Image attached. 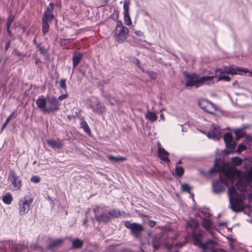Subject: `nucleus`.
Returning <instances> with one entry per match:
<instances>
[{"instance_id": "obj_2", "label": "nucleus", "mask_w": 252, "mask_h": 252, "mask_svg": "<svg viewBox=\"0 0 252 252\" xmlns=\"http://www.w3.org/2000/svg\"><path fill=\"white\" fill-rule=\"evenodd\" d=\"M124 226L130 231V234L136 239L141 240L142 233L144 230V227L137 222L131 223L129 220H126L124 223Z\"/></svg>"}, {"instance_id": "obj_1", "label": "nucleus", "mask_w": 252, "mask_h": 252, "mask_svg": "<svg viewBox=\"0 0 252 252\" xmlns=\"http://www.w3.org/2000/svg\"><path fill=\"white\" fill-rule=\"evenodd\" d=\"M184 75L186 78L189 79L186 83V86L193 87L195 86L198 88L203 85H210L213 83L214 76H203L198 78V75L196 73L189 74L187 72H184Z\"/></svg>"}, {"instance_id": "obj_10", "label": "nucleus", "mask_w": 252, "mask_h": 252, "mask_svg": "<svg viewBox=\"0 0 252 252\" xmlns=\"http://www.w3.org/2000/svg\"><path fill=\"white\" fill-rule=\"evenodd\" d=\"M100 208L99 207H96L94 209V218L96 221L99 223H107L109 222L111 220L110 217L108 213L107 212V213H102L98 215V214L100 211Z\"/></svg>"}, {"instance_id": "obj_6", "label": "nucleus", "mask_w": 252, "mask_h": 252, "mask_svg": "<svg viewBox=\"0 0 252 252\" xmlns=\"http://www.w3.org/2000/svg\"><path fill=\"white\" fill-rule=\"evenodd\" d=\"M198 105L204 111L210 114H213L217 110L216 105L206 99H203L200 100L198 102Z\"/></svg>"}, {"instance_id": "obj_64", "label": "nucleus", "mask_w": 252, "mask_h": 252, "mask_svg": "<svg viewBox=\"0 0 252 252\" xmlns=\"http://www.w3.org/2000/svg\"><path fill=\"white\" fill-rule=\"evenodd\" d=\"M160 117L163 118V114H161L160 115Z\"/></svg>"}, {"instance_id": "obj_14", "label": "nucleus", "mask_w": 252, "mask_h": 252, "mask_svg": "<svg viewBox=\"0 0 252 252\" xmlns=\"http://www.w3.org/2000/svg\"><path fill=\"white\" fill-rule=\"evenodd\" d=\"M158 158L162 161L166 163H169L170 160L168 158L169 155V153L166 151L163 148L160 147V145L158 146Z\"/></svg>"}, {"instance_id": "obj_46", "label": "nucleus", "mask_w": 252, "mask_h": 252, "mask_svg": "<svg viewBox=\"0 0 252 252\" xmlns=\"http://www.w3.org/2000/svg\"><path fill=\"white\" fill-rule=\"evenodd\" d=\"M36 48L38 49L40 54H41L42 55H45L46 54L47 51L46 49L43 47H42L41 46V44L40 45H37Z\"/></svg>"}, {"instance_id": "obj_5", "label": "nucleus", "mask_w": 252, "mask_h": 252, "mask_svg": "<svg viewBox=\"0 0 252 252\" xmlns=\"http://www.w3.org/2000/svg\"><path fill=\"white\" fill-rule=\"evenodd\" d=\"M8 181L11 184L14 190H19L22 186V182L20 176H18L14 170H11L8 176Z\"/></svg>"}, {"instance_id": "obj_37", "label": "nucleus", "mask_w": 252, "mask_h": 252, "mask_svg": "<svg viewBox=\"0 0 252 252\" xmlns=\"http://www.w3.org/2000/svg\"><path fill=\"white\" fill-rule=\"evenodd\" d=\"M80 125L82 128H83L84 130L86 132H90V127L87 124V123L84 120H83L81 123Z\"/></svg>"}, {"instance_id": "obj_19", "label": "nucleus", "mask_w": 252, "mask_h": 252, "mask_svg": "<svg viewBox=\"0 0 252 252\" xmlns=\"http://www.w3.org/2000/svg\"><path fill=\"white\" fill-rule=\"evenodd\" d=\"M225 189V186L219 182L216 181L213 183V190L214 192L216 193H219L222 192Z\"/></svg>"}, {"instance_id": "obj_54", "label": "nucleus", "mask_w": 252, "mask_h": 252, "mask_svg": "<svg viewBox=\"0 0 252 252\" xmlns=\"http://www.w3.org/2000/svg\"><path fill=\"white\" fill-rule=\"evenodd\" d=\"M31 181L35 183H38L40 182V179L38 176H33L31 179Z\"/></svg>"}, {"instance_id": "obj_11", "label": "nucleus", "mask_w": 252, "mask_h": 252, "mask_svg": "<svg viewBox=\"0 0 252 252\" xmlns=\"http://www.w3.org/2000/svg\"><path fill=\"white\" fill-rule=\"evenodd\" d=\"M130 0H125L124 2V19L125 24L127 25L131 24V21L129 14V8L130 6Z\"/></svg>"}, {"instance_id": "obj_45", "label": "nucleus", "mask_w": 252, "mask_h": 252, "mask_svg": "<svg viewBox=\"0 0 252 252\" xmlns=\"http://www.w3.org/2000/svg\"><path fill=\"white\" fill-rule=\"evenodd\" d=\"M110 18L115 21H118L119 18V12L118 10H115L114 12L111 15Z\"/></svg>"}, {"instance_id": "obj_36", "label": "nucleus", "mask_w": 252, "mask_h": 252, "mask_svg": "<svg viewBox=\"0 0 252 252\" xmlns=\"http://www.w3.org/2000/svg\"><path fill=\"white\" fill-rule=\"evenodd\" d=\"M223 140L225 143L230 142L233 141V137L230 132H227L224 134L223 136Z\"/></svg>"}, {"instance_id": "obj_30", "label": "nucleus", "mask_w": 252, "mask_h": 252, "mask_svg": "<svg viewBox=\"0 0 252 252\" xmlns=\"http://www.w3.org/2000/svg\"><path fill=\"white\" fill-rule=\"evenodd\" d=\"M236 186L237 189L240 191H245L246 190L247 187L244 181L242 180H239L236 184Z\"/></svg>"}, {"instance_id": "obj_50", "label": "nucleus", "mask_w": 252, "mask_h": 252, "mask_svg": "<svg viewBox=\"0 0 252 252\" xmlns=\"http://www.w3.org/2000/svg\"><path fill=\"white\" fill-rule=\"evenodd\" d=\"M247 147L245 145H244L243 144H239L238 146L237 149V152L238 153H240L242 152V151L245 150L246 149Z\"/></svg>"}, {"instance_id": "obj_52", "label": "nucleus", "mask_w": 252, "mask_h": 252, "mask_svg": "<svg viewBox=\"0 0 252 252\" xmlns=\"http://www.w3.org/2000/svg\"><path fill=\"white\" fill-rule=\"evenodd\" d=\"M68 96V94L67 93H66V94H63L60 96H58L57 100H58V101L59 102V101H62L63 99H65L66 98H67Z\"/></svg>"}, {"instance_id": "obj_9", "label": "nucleus", "mask_w": 252, "mask_h": 252, "mask_svg": "<svg viewBox=\"0 0 252 252\" xmlns=\"http://www.w3.org/2000/svg\"><path fill=\"white\" fill-rule=\"evenodd\" d=\"M231 208L232 211L239 212L242 211L244 209L242 199L238 196L230 199Z\"/></svg>"}, {"instance_id": "obj_22", "label": "nucleus", "mask_w": 252, "mask_h": 252, "mask_svg": "<svg viewBox=\"0 0 252 252\" xmlns=\"http://www.w3.org/2000/svg\"><path fill=\"white\" fill-rule=\"evenodd\" d=\"M108 213L110 217V220L112 219L117 218L125 214L124 212H121L119 210L115 209L110 210Z\"/></svg>"}, {"instance_id": "obj_59", "label": "nucleus", "mask_w": 252, "mask_h": 252, "mask_svg": "<svg viewBox=\"0 0 252 252\" xmlns=\"http://www.w3.org/2000/svg\"><path fill=\"white\" fill-rule=\"evenodd\" d=\"M134 32L136 35L139 36H142L143 35V33L140 31H136Z\"/></svg>"}, {"instance_id": "obj_57", "label": "nucleus", "mask_w": 252, "mask_h": 252, "mask_svg": "<svg viewBox=\"0 0 252 252\" xmlns=\"http://www.w3.org/2000/svg\"><path fill=\"white\" fill-rule=\"evenodd\" d=\"M14 54H15V56L18 57H24L25 55L22 53H21L20 52H18V51L17 50H15L14 51Z\"/></svg>"}, {"instance_id": "obj_53", "label": "nucleus", "mask_w": 252, "mask_h": 252, "mask_svg": "<svg viewBox=\"0 0 252 252\" xmlns=\"http://www.w3.org/2000/svg\"><path fill=\"white\" fill-rule=\"evenodd\" d=\"M219 80H224V81H229L230 80L229 76L225 75H221L219 77Z\"/></svg>"}, {"instance_id": "obj_56", "label": "nucleus", "mask_w": 252, "mask_h": 252, "mask_svg": "<svg viewBox=\"0 0 252 252\" xmlns=\"http://www.w3.org/2000/svg\"><path fill=\"white\" fill-rule=\"evenodd\" d=\"M156 221L155 220H150L149 221L148 224L150 227H153L156 225Z\"/></svg>"}, {"instance_id": "obj_63", "label": "nucleus", "mask_w": 252, "mask_h": 252, "mask_svg": "<svg viewBox=\"0 0 252 252\" xmlns=\"http://www.w3.org/2000/svg\"><path fill=\"white\" fill-rule=\"evenodd\" d=\"M109 0H101L104 4H106L109 1Z\"/></svg>"}, {"instance_id": "obj_28", "label": "nucleus", "mask_w": 252, "mask_h": 252, "mask_svg": "<svg viewBox=\"0 0 252 252\" xmlns=\"http://www.w3.org/2000/svg\"><path fill=\"white\" fill-rule=\"evenodd\" d=\"M145 118L146 119L149 120L150 121L153 122L157 120L158 117L155 113L151 112L148 110L145 115Z\"/></svg>"}, {"instance_id": "obj_18", "label": "nucleus", "mask_w": 252, "mask_h": 252, "mask_svg": "<svg viewBox=\"0 0 252 252\" xmlns=\"http://www.w3.org/2000/svg\"><path fill=\"white\" fill-rule=\"evenodd\" d=\"M83 54L75 51L73 53L72 66L75 68L83 58Z\"/></svg>"}, {"instance_id": "obj_3", "label": "nucleus", "mask_w": 252, "mask_h": 252, "mask_svg": "<svg viewBox=\"0 0 252 252\" xmlns=\"http://www.w3.org/2000/svg\"><path fill=\"white\" fill-rule=\"evenodd\" d=\"M128 32V29L123 26L122 21H118L113 36L119 43H122L127 38Z\"/></svg>"}, {"instance_id": "obj_61", "label": "nucleus", "mask_w": 252, "mask_h": 252, "mask_svg": "<svg viewBox=\"0 0 252 252\" xmlns=\"http://www.w3.org/2000/svg\"><path fill=\"white\" fill-rule=\"evenodd\" d=\"M32 42H33V43L35 45L36 47H37V45H40V44L37 43L36 42V37H35L33 38Z\"/></svg>"}, {"instance_id": "obj_41", "label": "nucleus", "mask_w": 252, "mask_h": 252, "mask_svg": "<svg viewBox=\"0 0 252 252\" xmlns=\"http://www.w3.org/2000/svg\"><path fill=\"white\" fill-rule=\"evenodd\" d=\"M245 177L248 181L252 182V167L247 171Z\"/></svg>"}, {"instance_id": "obj_16", "label": "nucleus", "mask_w": 252, "mask_h": 252, "mask_svg": "<svg viewBox=\"0 0 252 252\" xmlns=\"http://www.w3.org/2000/svg\"><path fill=\"white\" fill-rule=\"evenodd\" d=\"M47 145L52 148V149H62L63 147V143L62 140L58 139L57 141L54 140H47Z\"/></svg>"}, {"instance_id": "obj_7", "label": "nucleus", "mask_w": 252, "mask_h": 252, "mask_svg": "<svg viewBox=\"0 0 252 252\" xmlns=\"http://www.w3.org/2000/svg\"><path fill=\"white\" fill-rule=\"evenodd\" d=\"M191 235L194 241V245L199 246L201 249H204L207 244H213L214 243L212 240H210L204 243H202L201 240L202 234L199 231L196 230L191 232Z\"/></svg>"}, {"instance_id": "obj_38", "label": "nucleus", "mask_w": 252, "mask_h": 252, "mask_svg": "<svg viewBox=\"0 0 252 252\" xmlns=\"http://www.w3.org/2000/svg\"><path fill=\"white\" fill-rule=\"evenodd\" d=\"M175 172L177 176L181 177L184 173V169L182 166H176L175 168Z\"/></svg>"}, {"instance_id": "obj_24", "label": "nucleus", "mask_w": 252, "mask_h": 252, "mask_svg": "<svg viewBox=\"0 0 252 252\" xmlns=\"http://www.w3.org/2000/svg\"><path fill=\"white\" fill-rule=\"evenodd\" d=\"M13 199V196L10 192L6 193L2 197L3 202L7 205L10 204Z\"/></svg>"}, {"instance_id": "obj_13", "label": "nucleus", "mask_w": 252, "mask_h": 252, "mask_svg": "<svg viewBox=\"0 0 252 252\" xmlns=\"http://www.w3.org/2000/svg\"><path fill=\"white\" fill-rule=\"evenodd\" d=\"M224 71L229 74H242L243 73H246L249 72V70L245 68L238 67L237 68L234 67H226L224 69Z\"/></svg>"}, {"instance_id": "obj_55", "label": "nucleus", "mask_w": 252, "mask_h": 252, "mask_svg": "<svg viewBox=\"0 0 252 252\" xmlns=\"http://www.w3.org/2000/svg\"><path fill=\"white\" fill-rule=\"evenodd\" d=\"M160 244L158 242H155V241H153V247L154 249V250H157L159 248Z\"/></svg>"}, {"instance_id": "obj_51", "label": "nucleus", "mask_w": 252, "mask_h": 252, "mask_svg": "<svg viewBox=\"0 0 252 252\" xmlns=\"http://www.w3.org/2000/svg\"><path fill=\"white\" fill-rule=\"evenodd\" d=\"M14 113H12L7 118L6 121L5 122L4 124L3 125L2 128L1 129V131L6 126L7 124L10 121V120L13 117Z\"/></svg>"}, {"instance_id": "obj_4", "label": "nucleus", "mask_w": 252, "mask_h": 252, "mask_svg": "<svg viewBox=\"0 0 252 252\" xmlns=\"http://www.w3.org/2000/svg\"><path fill=\"white\" fill-rule=\"evenodd\" d=\"M33 202V197L30 195H25L21 198L19 201V214L20 216L27 214L32 207Z\"/></svg>"}, {"instance_id": "obj_8", "label": "nucleus", "mask_w": 252, "mask_h": 252, "mask_svg": "<svg viewBox=\"0 0 252 252\" xmlns=\"http://www.w3.org/2000/svg\"><path fill=\"white\" fill-rule=\"evenodd\" d=\"M49 107L47 109H45L44 113H50L51 112H57L60 109L61 103L58 101L55 96H52L47 100Z\"/></svg>"}, {"instance_id": "obj_23", "label": "nucleus", "mask_w": 252, "mask_h": 252, "mask_svg": "<svg viewBox=\"0 0 252 252\" xmlns=\"http://www.w3.org/2000/svg\"><path fill=\"white\" fill-rule=\"evenodd\" d=\"M198 226L197 221L194 219H190L187 222V227L191 228L192 232L197 230Z\"/></svg>"}, {"instance_id": "obj_32", "label": "nucleus", "mask_w": 252, "mask_h": 252, "mask_svg": "<svg viewBox=\"0 0 252 252\" xmlns=\"http://www.w3.org/2000/svg\"><path fill=\"white\" fill-rule=\"evenodd\" d=\"M212 225V221L208 219H204L202 221V226L206 230H209L211 229Z\"/></svg>"}, {"instance_id": "obj_29", "label": "nucleus", "mask_w": 252, "mask_h": 252, "mask_svg": "<svg viewBox=\"0 0 252 252\" xmlns=\"http://www.w3.org/2000/svg\"><path fill=\"white\" fill-rule=\"evenodd\" d=\"M83 242L79 239H74L72 243V248L74 249H80L83 247Z\"/></svg>"}, {"instance_id": "obj_15", "label": "nucleus", "mask_w": 252, "mask_h": 252, "mask_svg": "<svg viewBox=\"0 0 252 252\" xmlns=\"http://www.w3.org/2000/svg\"><path fill=\"white\" fill-rule=\"evenodd\" d=\"M223 173L227 179L232 180L236 176H239L240 172L236 168H225Z\"/></svg>"}, {"instance_id": "obj_60", "label": "nucleus", "mask_w": 252, "mask_h": 252, "mask_svg": "<svg viewBox=\"0 0 252 252\" xmlns=\"http://www.w3.org/2000/svg\"><path fill=\"white\" fill-rule=\"evenodd\" d=\"M35 63L36 64V65H39V64H41V61L40 59H38V58H36L35 59Z\"/></svg>"}, {"instance_id": "obj_49", "label": "nucleus", "mask_w": 252, "mask_h": 252, "mask_svg": "<svg viewBox=\"0 0 252 252\" xmlns=\"http://www.w3.org/2000/svg\"><path fill=\"white\" fill-rule=\"evenodd\" d=\"M218 181L219 182H220V183H221V184H222V185H224V186H227L228 185V181L227 179L223 177L220 176L219 180Z\"/></svg>"}, {"instance_id": "obj_48", "label": "nucleus", "mask_w": 252, "mask_h": 252, "mask_svg": "<svg viewBox=\"0 0 252 252\" xmlns=\"http://www.w3.org/2000/svg\"><path fill=\"white\" fill-rule=\"evenodd\" d=\"M225 145L226 148L230 150H234L236 146L235 144L233 142V141L232 142L225 143Z\"/></svg>"}, {"instance_id": "obj_47", "label": "nucleus", "mask_w": 252, "mask_h": 252, "mask_svg": "<svg viewBox=\"0 0 252 252\" xmlns=\"http://www.w3.org/2000/svg\"><path fill=\"white\" fill-rule=\"evenodd\" d=\"M54 4L52 2H50L45 11H47V13H53L52 11L54 10Z\"/></svg>"}, {"instance_id": "obj_34", "label": "nucleus", "mask_w": 252, "mask_h": 252, "mask_svg": "<svg viewBox=\"0 0 252 252\" xmlns=\"http://www.w3.org/2000/svg\"><path fill=\"white\" fill-rule=\"evenodd\" d=\"M231 162L235 165H241L243 162L242 158L238 157H233L231 159Z\"/></svg>"}, {"instance_id": "obj_21", "label": "nucleus", "mask_w": 252, "mask_h": 252, "mask_svg": "<svg viewBox=\"0 0 252 252\" xmlns=\"http://www.w3.org/2000/svg\"><path fill=\"white\" fill-rule=\"evenodd\" d=\"M225 167L223 165H220L217 161L215 162L214 166L210 169V172L213 173H220L224 172Z\"/></svg>"}, {"instance_id": "obj_39", "label": "nucleus", "mask_w": 252, "mask_h": 252, "mask_svg": "<svg viewBox=\"0 0 252 252\" xmlns=\"http://www.w3.org/2000/svg\"><path fill=\"white\" fill-rule=\"evenodd\" d=\"M236 136L238 139L244 137L245 136V133L242 129H238L235 131Z\"/></svg>"}, {"instance_id": "obj_43", "label": "nucleus", "mask_w": 252, "mask_h": 252, "mask_svg": "<svg viewBox=\"0 0 252 252\" xmlns=\"http://www.w3.org/2000/svg\"><path fill=\"white\" fill-rule=\"evenodd\" d=\"M70 42L69 38H61L59 40V43L61 46H63L68 44Z\"/></svg>"}, {"instance_id": "obj_25", "label": "nucleus", "mask_w": 252, "mask_h": 252, "mask_svg": "<svg viewBox=\"0 0 252 252\" xmlns=\"http://www.w3.org/2000/svg\"><path fill=\"white\" fill-rule=\"evenodd\" d=\"M107 157L109 160L115 162H123L126 160V158L120 156L115 157L112 155H109Z\"/></svg>"}, {"instance_id": "obj_31", "label": "nucleus", "mask_w": 252, "mask_h": 252, "mask_svg": "<svg viewBox=\"0 0 252 252\" xmlns=\"http://www.w3.org/2000/svg\"><path fill=\"white\" fill-rule=\"evenodd\" d=\"M228 194L229 199L236 196H238V193L234 186H232L228 189Z\"/></svg>"}, {"instance_id": "obj_26", "label": "nucleus", "mask_w": 252, "mask_h": 252, "mask_svg": "<svg viewBox=\"0 0 252 252\" xmlns=\"http://www.w3.org/2000/svg\"><path fill=\"white\" fill-rule=\"evenodd\" d=\"M54 18L53 13H47V11H44L43 14L42 21H45L47 22H50Z\"/></svg>"}, {"instance_id": "obj_35", "label": "nucleus", "mask_w": 252, "mask_h": 252, "mask_svg": "<svg viewBox=\"0 0 252 252\" xmlns=\"http://www.w3.org/2000/svg\"><path fill=\"white\" fill-rule=\"evenodd\" d=\"M212 244H207L204 249H202L203 252H218L217 249L212 246Z\"/></svg>"}, {"instance_id": "obj_12", "label": "nucleus", "mask_w": 252, "mask_h": 252, "mask_svg": "<svg viewBox=\"0 0 252 252\" xmlns=\"http://www.w3.org/2000/svg\"><path fill=\"white\" fill-rule=\"evenodd\" d=\"M208 137L219 140L221 138V131L220 127L215 125H212L208 132Z\"/></svg>"}, {"instance_id": "obj_33", "label": "nucleus", "mask_w": 252, "mask_h": 252, "mask_svg": "<svg viewBox=\"0 0 252 252\" xmlns=\"http://www.w3.org/2000/svg\"><path fill=\"white\" fill-rule=\"evenodd\" d=\"M49 22L45 21H42V32L43 35H45L48 32L49 29Z\"/></svg>"}, {"instance_id": "obj_17", "label": "nucleus", "mask_w": 252, "mask_h": 252, "mask_svg": "<svg viewBox=\"0 0 252 252\" xmlns=\"http://www.w3.org/2000/svg\"><path fill=\"white\" fill-rule=\"evenodd\" d=\"M64 240L63 239H57L51 241L49 244L47 249L51 251H54L55 248L61 246Z\"/></svg>"}, {"instance_id": "obj_58", "label": "nucleus", "mask_w": 252, "mask_h": 252, "mask_svg": "<svg viewBox=\"0 0 252 252\" xmlns=\"http://www.w3.org/2000/svg\"><path fill=\"white\" fill-rule=\"evenodd\" d=\"M252 141V137L250 135H248L246 137L245 142L250 143Z\"/></svg>"}, {"instance_id": "obj_27", "label": "nucleus", "mask_w": 252, "mask_h": 252, "mask_svg": "<svg viewBox=\"0 0 252 252\" xmlns=\"http://www.w3.org/2000/svg\"><path fill=\"white\" fill-rule=\"evenodd\" d=\"M14 16L10 15L7 18L6 21V30L9 36L12 37V35L11 32L9 30L10 26L14 20Z\"/></svg>"}, {"instance_id": "obj_20", "label": "nucleus", "mask_w": 252, "mask_h": 252, "mask_svg": "<svg viewBox=\"0 0 252 252\" xmlns=\"http://www.w3.org/2000/svg\"><path fill=\"white\" fill-rule=\"evenodd\" d=\"M36 104L37 106L42 110L43 112L44 113L45 109H47V107H46V101L45 99L44 98L43 95H41L38 97L36 101Z\"/></svg>"}, {"instance_id": "obj_42", "label": "nucleus", "mask_w": 252, "mask_h": 252, "mask_svg": "<svg viewBox=\"0 0 252 252\" xmlns=\"http://www.w3.org/2000/svg\"><path fill=\"white\" fill-rule=\"evenodd\" d=\"M181 189L183 192H187L189 193L191 189L188 184H184L181 186Z\"/></svg>"}, {"instance_id": "obj_44", "label": "nucleus", "mask_w": 252, "mask_h": 252, "mask_svg": "<svg viewBox=\"0 0 252 252\" xmlns=\"http://www.w3.org/2000/svg\"><path fill=\"white\" fill-rule=\"evenodd\" d=\"M148 75L153 80H156L157 77V73L154 71H147L146 72Z\"/></svg>"}, {"instance_id": "obj_62", "label": "nucleus", "mask_w": 252, "mask_h": 252, "mask_svg": "<svg viewBox=\"0 0 252 252\" xmlns=\"http://www.w3.org/2000/svg\"><path fill=\"white\" fill-rule=\"evenodd\" d=\"M9 45H10V42L8 41V42H7V43L6 44V46H5L6 50H7L9 48Z\"/></svg>"}, {"instance_id": "obj_40", "label": "nucleus", "mask_w": 252, "mask_h": 252, "mask_svg": "<svg viewBox=\"0 0 252 252\" xmlns=\"http://www.w3.org/2000/svg\"><path fill=\"white\" fill-rule=\"evenodd\" d=\"M60 87L64 91V92H67V86L66 84V79L63 78L60 80Z\"/></svg>"}]
</instances>
